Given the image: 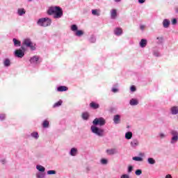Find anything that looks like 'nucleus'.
Instances as JSON below:
<instances>
[{
	"label": "nucleus",
	"mask_w": 178,
	"mask_h": 178,
	"mask_svg": "<svg viewBox=\"0 0 178 178\" xmlns=\"http://www.w3.org/2000/svg\"><path fill=\"white\" fill-rule=\"evenodd\" d=\"M48 15H54V19H60L63 16V10L59 6H51L47 10Z\"/></svg>",
	"instance_id": "nucleus-1"
},
{
	"label": "nucleus",
	"mask_w": 178,
	"mask_h": 178,
	"mask_svg": "<svg viewBox=\"0 0 178 178\" xmlns=\"http://www.w3.org/2000/svg\"><path fill=\"white\" fill-rule=\"evenodd\" d=\"M90 131L93 134L97 136L98 137H104L105 136V131L102 128H99L95 125H92L90 127Z\"/></svg>",
	"instance_id": "nucleus-2"
},
{
	"label": "nucleus",
	"mask_w": 178,
	"mask_h": 178,
	"mask_svg": "<svg viewBox=\"0 0 178 178\" xmlns=\"http://www.w3.org/2000/svg\"><path fill=\"white\" fill-rule=\"evenodd\" d=\"M52 20L48 17L40 18L38 20L37 24L41 27H48L51 26Z\"/></svg>",
	"instance_id": "nucleus-3"
},
{
	"label": "nucleus",
	"mask_w": 178,
	"mask_h": 178,
	"mask_svg": "<svg viewBox=\"0 0 178 178\" xmlns=\"http://www.w3.org/2000/svg\"><path fill=\"white\" fill-rule=\"evenodd\" d=\"M106 123V121L104 119V118L100 117V118H97L92 121V124L93 126H105Z\"/></svg>",
	"instance_id": "nucleus-4"
},
{
	"label": "nucleus",
	"mask_w": 178,
	"mask_h": 178,
	"mask_svg": "<svg viewBox=\"0 0 178 178\" xmlns=\"http://www.w3.org/2000/svg\"><path fill=\"white\" fill-rule=\"evenodd\" d=\"M22 45L26 48H30L31 51H35V47L29 38L25 39L22 42Z\"/></svg>",
	"instance_id": "nucleus-5"
},
{
	"label": "nucleus",
	"mask_w": 178,
	"mask_h": 178,
	"mask_svg": "<svg viewBox=\"0 0 178 178\" xmlns=\"http://www.w3.org/2000/svg\"><path fill=\"white\" fill-rule=\"evenodd\" d=\"M24 52H26V49L24 48V47H21V49H18L17 50L15 51L14 52V55L17 57V58H23V56H24Z\"/></svg>",
	"instance_id": "nucleus-6"
},
{
	"label": "nucleus",
	"mask_w": 178,
	"mask_h": 178,
	"mask_svg": "<svg viewBox=\"0 0 178 178\" xmlns=\"http://www.w3.org/2000/svg\"><path fill=\"white\" fill-rule=\"evenodd\" d=\"M170 134L172 136L170 143L176 144V143L178 141V131L177 130H171Z\"/></svg>",
	"instance_id": "nucleus-7"
},
{
	"label": "nucleus",
	"mask_w": 178,
	"mask_h": 178,
	"mask_svg": "<svg viewBox=\"0 0 178 178\" xmlns=\"http://www.w3.org/2000/svg\"><path fill=\"white\" fill-rule=\"evenodd\" d=\"M130 145L132 148H137V147L140 145V140H138L137 138H134L130 142Z\"/></svg>",
	"instance_id": "nucleus-8"
},
{
	"label": "nucleus",
	"mask_w": 178,
	"mask_h": 178,
	"mask_svg": "<svg viewBox=\"0 0 178 178\" xmlns=\"http://www.w3.org/2000/svg\"><path fill=\"white\" fill-rule=\"evenodd\" d=\"M40 57L38 56H34L30 59V63L33 65H37V63H40Z\"/></svg>",
	"instance_id": "nucleus-9"
},
{
	"label": "nucleus",
	"mask_w": 178,
	"mask_h": 178,
	"mask_svg": "<svg viewBox=\"0 0 178 178\" xmlns=\"http://www.w3.org/2000/svg\"><path fill=\"white\" fill-rule=\"evenodd\" d=\"M108 155H115V154H118V149L113 148V149H108L106 151Z\"/></svg>",
	"instance_id": "nucleus-10"
},
{
	"label": "nucleus",
	"mask_w": 178,
	"mask_h": 178,
	"mask_svg": "<svg viewBox=\"0 0 178 178\" xmlns=\"http://www.w3.org/2000/svg\"><path fill=\"white\" fill-rule=\"evenodd\" d=\"M169 26H170V20L168 19H164L163 21V27L164 29H169Z\"/></svg>",
	"instance_id": "nucleus-11"
},
{
	"label": "nucleus",
	"mask_w": 178,
	"mask_h": 178,
	"mask_svg": "<svg viewBox=\"0 0 178 178\" xmlns=\"http://www.w3.org/2000/svg\"><path fill=\"white\" fill-rule=\"evenodd\" d=\"M171 115H177L178 114V106H174L170 109Z\"/></svg>",
	"instance_id": "nucleus-12"
},
{
	"label": "nucleus",
	"mask_w": 178,
	"mask_h": 178,
	"mask_svg": "<svg viewBox=\"0 0 178 178\" xmlns=\"http://www.w3.org/2000/svg\"><path fill=\"white\" fill-rule=\"evenodd\" d=\"M114 124H119L120 123V115H115L113 117Z\"/></svg>",
	"instance_id": "nucleus-13"
},
{
	"label": "nucleus",
	"mask_w": 178,
	"mask_h": 178,
	"mask_svg": "<svg viewBox=\"0 0 178 178\" xmlns=\"http://www.w3.org/2000/svg\"><path fill=\"white\" fill-rule=\"evenodd\" d=\"M118 17V10L116 9H113L111 10V19H116Z\"/></svg>",
	"instance_id": "nucleus-14"
},
{
	"label": "nucleus",
	"mask_w": 178,
	"mask_h": 178,
	"mask_svg": "<svg viewBox=\"0 0 178 178\" xmlns=\"http://www.w3.org/2000/svg\"><path fill=\"white\" fill-rule=\"evenodd\" d=\"M129 104L131 106H136L138 105V100H137V99H131L129 101Z\"/></svg>",
	"instance_id": "nucleus-15"
},
{
	"label": "nucleus",
	"mask_w": 178,
	"mask_h": 178,
	"mask_svg": "<svg viewBox=\"0 0 178 178\" xmlns=\"http://www.w3.org/2000/svg\"><path fill=\"white\" fill-rule=\"evenodd\" d=\"M122 33L123 31L122 30V28H116L114 30V34H115V35H122Z\"/></svg>",
	"instance_id": "nucleus-16"
},
{
	"label": "nucleus",
	"mask_w": 178,
	"mask_h": 178,
	"mask_svg": "<svg viewBox=\"0 0 178 178\" xmlns=\"http://www.w3.org/2000/svg\"><path fill=\"white\" fill-rule=\"evenodd\" d=\"M68 88L66 86H58L57 88V91H58V92H63V91H67Z\"/></svg>",
	"instance_id": "nucleus-17"
},
{
	"label": "nucleus",
	"mask_w": 178,
	"mask_h": 178,
	"mask_svg": "<svg viewBox=\"0 0 178 178\" xmlns=\"http://www.w3.org/2000/svg\"><path fill=\"white\" fill-rule=\"evenodd\" d=\"M70 155H71V156H76V155H77V148H72L70 152Z\"/></svg>",
	"instance_id": "nucleus-18"
},
{
	"label": "nucleus",
	"mask_w": 178,
	"mask_h": 178,
	"mask_svg": "<svg viewBox=\"0 0 178 178\" xmlns=\"http://www.w3.org/2000/svg\"><path fill=\"white\" fill-rule=\"evenodd\" d=\"M17 15L18 16H23V15H26V10H24V8H18Z\"/></svg>",
	"instance_id": "nucleus-19"
},
{
	"label": "nucleus",
	"mask_w": 178,
	"mask_h": 178,
	"mask_svg": "<svg viewBox=\"0 0 178 178\" xmlns=\"http://www.w3.org/2000/svg\"><path fill=\"white\" fill-rule=\"evenodd\" d=\"M90 108H92V109H98V108H99V104L94 102H92L90 104Z\"/></svg>",
	"instance_id": "nucleus-20"
},
{
	"label": "nucleus",
	"mask_w": 178,
	"mask_h": 178,
	"mask_svg": "<svg viewBox=\"0 0 178 178\" xmlns=\"http://www.w3.org/2000/svg\"><path fill=\"white\" fill-rule=\"evenodd\" d=\"M133 138V132L131 131H128L125 134V138L127 140H131Z\"/></svg>",
	"instance_id": "nucleus-21"
},
{
	"label": "nucleus",
	"mask_w": 178,
	"mask_h": 178,
	"mask_svg": "<svg viewBox=\"0 0 178 178\" xmlns=\"http://www.w3.org/2000/svg\"><path fill=\"white\" fill-rule=\"evenodd\" d=\"M140 47L141 48H145V47H147V40L142 39L140 42Z\"/></svg>",
	"instance_id": "nucleus-22"
},
{
	"label": "nucleus",
	"mask_w": 178,
	"mask_h": 178,
	"mask_svg": "<svg viewBox=\"0 0 178 178\" xmlns=\"http://www.w3.org/2000/svg\"><path fill=\"white\" fill-rule=\"evenodd\" d=\"M13 41L14 42L15 47H20V45H22V42H20L19 40H17V39L16 38H13Z\"/></svg>",
	"instance_id": "nucleus-23"
},
{
	"label": "nucleus",
	"mask_w": 178,
	"mask_h": 178,
	"mask_svg": "<svg viewBox=\"0 0 178 178\" xmlns=\"http://www.w3.org/2000/svg\"><path fill=\"white\" fill-rule=\"evenodd\" d=\"M36 169H37V170H38L40 172H45V168H44V166H42L41 165H36Z\"/></svg>",
	"instance_id": "nucleus-24"
},
{
	"label": "nucleus",
	"mask_w": 178,
	"mask_h": 178,
	"mask_svg": "<svg viewBox=\"0 0 178 178\" xmlns=\"http://www.w3.org/2000/svg\"><path fill=\"white\" fill-rule=\"evenodd\" d=\"M147 162L149 165H155V163H156V161H155V159L151 157L147 159Z\"/></svg>",
	"instance_id": "nucleus-25"
},
{
	"label": "nucleus",
	"mask_w": 178,
	"mask_h": 178,
	"mask_svg": "<svg viewBox=\"0 0 178 178\" xmlns=\"http://www.w3.org/2000/svg\"><path fill=\"white\" fill-rule=\"evenodd\" d=\"M3 65L6 67H9V66H10V60H9V58H6L3 61Z\"/></svg>",
	"instance_id": "nucleus-26"
},
{
	"label": "nucleus",
	"mask_w": 178,
	"mask_h": 178,
	"mask_svg": "<svg viewBox=\"0 0 178 178\" xmlns=\"http://www.w3.org/2000/svg\"><path fill=\"white\" fill-rule=\"evenodd\" d=\"M88 118H90L88 113H83L82 114V119H83V120H88Z\"/></svg>",
	"instance_id": "nucleus-27"
},
{
	"label": "nucleus",
	"mask_w": 178,
	"mask_h": 178,
	"mask_svg": "<svg viewBox=\"0 0 178 178\" xmlns=\"http://www.w3.org/2000/svg\"><path fill=\"white\" fill-rule=\"evenodd\" d=\"M37 178H45V172H38L36 173Z\"/></svg>",
	"instance_id": "nucleus-28"
},
{
	"label": "nucleus",
	"mask_w": 178,
	"mask_h": 178,
	"mask_svg": "<svg viewBox=\"0 0 178 178\" xmlns=\"http://www.w3.org/2000/svg\"><path fill=\"white\" fill-rule=\"evenodd\" d=\"M31 136L33 137V138H35V140H38L40 137L38 132H33L31 134Z\"/></svg>",
	"instance_id": "nucleus-29"
},
{
	"label": "nucleus",
	"mask_w": 178,
	"mask_h": 178,
	"mask_svg": "<svg viewBox=\"0 0 178 178\" xmlns=\"http://www.w3.org/2000/svg\"><path fill=\"white\" fill-rule=\"evenodd\" d=\"M133 161H136V162H143V158L140 156H134L132 158Z\"/></svg>",
	"instance_id": "nucleus-30"
},
{
	"label": "nucleus",
	"mask_w": 178,
	"mask_h": 178,
	"mask_svg": "<svg viewBox=\"0 0 178 178\" xmlns=\"http://www.w3.org/2000/svg\"><path fill=\"white\" fill-rule=\"evenodd\" d=\"M84 34V32L83 31L79 30L76 31L75 35H76V37H81V35H83Z\"/></svg>",
	"instance_id": "nucleus-31"
},
{
	"label": "nucleus",
	"mask_w": 178,
	"mask_h": 178,
	"mask_svg": "<svg viewBox=\"0 0 178 178\" xmlns=\"http://www.w3.org/2000/svg\"><path fill=\"white\" fill-rule=\"evenodd\" d=\"M89 41L90 42H91L92 44H94V42H95V41H97V38L94 35L90 36V38H89Z\"/></svg>",
	"instance_id": "nucleus-32"
},
{
	"label": "nucleus",
	"mask_w": 178,
	"mask_h": 178,
	"mask_svg": "<svg viewBox=\"0 0 178 178\" xmlns=\"http://www.w3.org/2000/svg\"><path fill=\"white\" fill-rule=\"evenodd\" d=\"M156 40V44H162L163 42V37H157Z\"/></svg>",
	"instance_id": "nucleus-33"
},
{
	"label": "nucleus",
	"mask_w": 178,
	"mask_h": 178,
	"mask_svg": "<svg viewBox=\"0 0 178 178\" xmlns=\"http://www.w3.org/2000/svg\"><path fill=\"white\" fill-rule=\"evenodd\" d=\"M42 126L44 129H47V127H49V122H48V120H44L43 122Z\"/></svg>",
	"instance_id": "nucleus-34"
},
{
	"label": "nucleus",
	"mask_w": 178,
	"mask_h": 178,
	"mask_svg": "<svg viewBox=\"0 0 178 178\" xmlns=\"http://www.w3.org/2000/svg\"><path fill=\"white\" fill-rule=\"evenodd\" d=\"M92 15H93V16H99V13H98V10L97 9L92 10Z\"/></svg>",
	"instance_id": "nucleus-35"
},
{
	"label": "nucleus",
	"mask_w": 178,
	"mask_h": 178,
	"mask_svg": "<svg viewBox=\"0 0 178 178\" xmlns=\"http://www.w3.org/2000/svg\"><path fill=\"white\" fill-rule=\"evenodd\" d=\"M62 105V100L58 101V102L54 104V108H58V106H60Z\"/></svg>",
	"instance_id": "nucleus-36"
},
{
	"label": "nucleus",
	"mask_w": 178,
	"mask_h": 178,
	"mask_svg": "<svg viewBox=\"0 0 178 178\" xmlns=\"http://www.w3.org/2000/svg\"><path fill=\"white\" fill-rule=\"evenodd\" d=\"M135 175H136V176H140V175H143V170L140 169L136 170L135 172Z\"/></svg>",
	"instance_id": "nucleus-37"
},
{
	"label": "nucleus",
	"mask_w": 178,
	"mask_h": 178,
	"mask_svg": "<svg viewBox=\"0 0 178 178\" xmlns=\"http://www.w3.org/2000/svg\"><path fill=\"white\" fill-rule=\"evenodd\" d=\"M101 163L102 165H108V160L106 159H102Z\"/></svg>",
	"instance_id": "nucleus-38"
},
{
	"label": "nucleus",
	"mask_w": 178,
	"mask_h": 178,
	"mask_svg": "<svg viewBox=\"0 0 178 178\" xmlns=\"http://www.w3.org/2000/svg\"><path fill=\"white\" fill-rule=\"evenodd\" d=\"M77 29H78L77 25H76V24L72 25V26H71L72 31H77Z\"/></svg>",
	"instance_id": "nucleus-39"
},
{
	"label": "nucleus",
	"mask_w": 178,
	"mask_h": 178,
	"mask_svg": "<svg viewBox=\"0 0 178 178\" xmlns=\"http://www.w3.org/2000/svg\"><path fill=\"white\" fill-rule=\"evenodd\" d=\"M56 171L54 170H48L47 171V175H56Z\"/></svg>",
	"instance_id": "nucleus-40"
},
{
	"label": "nucleus",
	"mask_w": 178,
	"mask_h": 178,
	"mask_svg": "<svg viewBox=\"0 0 178 178\" xmlns=\"http://www.w3.org/2000/svg\"><path fill=\"white\" fill-rule=\"evenodd\" d=\"M133 172V167L131 165H129L128 167L127 172L128 173H131Z\"/></svg>",
	"instance_id": "nucleus-41"
},
{
	"label": "nucleus",
	"mask_w": 178,
	"mask_h": 178,
	"mask_svg": "<svg viewBox=\"0 0 178 178\" xmlns=\"http://www.w3.org/2000/svg\"><path fill=\"white\" fill-rule=\"evenodd\" d=\"M120 178H130V176L127 174H124L121 175Z\"/></svg>",
	"instance_id": "nucleus-42"
},
{
	"label": "nucleus",
	"mask_w": 178,
	"mask_h": 178,
	"mask_svg": "<svg viewBox=\"0 0 178 178\" xmlns=\"http://www.w3.org/2000/svg\"><path fill=\"white\" fill-rule=\"evenodd\" d=\"M136 86H131V88H130V90L132 92H134V91H136Z\"/></svg>",
	"instance_id": "nucleus-43"
},
{
	"label": "nucleus",
	"mask_w": 178,
	"mask_h": 178,
	"mask_svg": "<svg viewBox=\"0 0 178 178\" xmlns=\"http://www.w3.org/2000/svg\"><path fill=\"white\" fill-rule=\"evenodd\" d=\"M5 114H0V120H5Z\"/></svg>",
	"instance_id": "nucleus-44"
},
{
	"label": "nucleus",
	"mask_w": 178,
	"mask_h": 178,
	"mask_svg": "<svg viewBox=\"0 0 178 178\" xmlns=\"http://www.w3.org/2000/svg\"><path fill=\"white\" fill-rule=\"evenodd\" d=\"M177 24V19L176 18H174L172 20V24L175 25V24Z\"/></svg>",
	"instance_id": "nucleus-45"
},
{
	"label": "nucleus",
	"mask_w": 178,
	"mask_h": 178,
	"mask_svg": "<svg viewBox=\"0 0 178 178\" xmlns=\"http://www.w3.org/2000/svg\"><path fill=\"white\" fill-rule=\"evenodd\" d=\"M159 137H160V138H165V137H166V136L163 133H160Z\"/></svg>",
	"instance_id": "nucleus-46"
},
{
	"label": "nucleus",
	"mask_w": 178,
	"mask_h": 178,
	"mask_svg": "<svg viewBox=\"0 0 178 178\" xmlns=\"http://www.w3.org/2000/svg\"><path fill=\"white\" fill-rule=\"evenodd\" d=\"M111 91H112V92H118V91H119V90L115 88H113Z\"/></svg>",
	"instance_id": "nucleus-47"
},
{
	"label": "nucleus",
	"mask_w": 178,
	"mask_h": 178,
	"mask_svg": "<svg viewBox=\"0 0 178 178\" xmlns=\"http://www.w3.org/2000/svg\"><path fill=\"white\" fill-rule=\"evenodd\" d=\"M154 56H161V54H159V52H158V51H154Z\"/></svg>",
	"instance_id": "nucleus-48"
},
{
	"label": "nucleus",
	"mask_w": 178,
	"mask_h": 178,
	"mask_svg": "<svg viewBox=\"0 0 178 178\" xmlns=\"http://www.w3.org/2000/svg\"><path fill=\"white\" fill-rule=\"evenodd\" d=\"M140 30H144V29H145V26H144V25H140Z\"/></svg>",
	"instance_id": "nucleus-49"
},
{
	"label": "nucleus",
	"mask_w": 178,
	"mask_h": 178,
	"mask_svg": "<svg viewBox=\"0 0 178 178\" xmlns=\"http://www.w3.org/2000/svg\"><path fill=\"white\" fill-rule=\"evenodd\" d=\"M145 0H138V3H144Z\"/></svg>",
	"instance_id": "nucleus-50"
},
{
	"label": "nucleus",
	"mask_w": 178,
	"mask_h": 178,
	"mask_svg": "<svg viewBox=\"0 0 178 178\" xmlns=\"http://www.w3.org/2000/svg\"><path fill=\"white\" fill-rule=\"evenodd\" d=\"M165 178H172V175H171L168 174V175H167L165 176Z\"/></svg>",
	"instance_id": "nucleus-51"
},
{
	"label": "nucleus",
	"mask_w": 178,
	"mask_h": 178,
	"mask_svg": "<svg viewBox=\"0 0 178 178\" xmlns=\"http://www.w3.org/2000/svg\"><path fill=\"white\" fill-rule=\"evenodd\" d=\"M1 163L3 165H5L6 163V160H1Z\"/></svg>",
	"instance_id": "nucleus-52"
},
{
	"label": "nucleus",
	"mask_w": 178,
	"mask_h": 178,
	"mask_svg": "<svg viewBox=\"0 0 178 178\" xmlns=\"http://www.w3.org/2000/svg\"><path fill=\"white\" fill-rule=\"evenodd\" d=\"M139 155L140 156H144V153H140Z\"/></svg>",
	"instance_id": "nucleus-53"
},
{
	"label": "nucleus",
	"mask_w": 178,
	"mask_h": 178,
	"mask_svg": "<svg viewBox=\"0 0 178 178\" xmlns=\"http://www.w3.org/2000/svg\"><path fill=\"white\" fill-rule=\"evenodd\" d=\"M115 1V2H121L122 1V0H114Z\"/></svg>",
	"instance_id": "nucleus-54"
},
{
	"label": "nucleus",
	"mask_w": 178,
	"mask_h": 178,
	"mask_svg": "<svg viewBox=\"0 0 178 178\" xmlns=\"http://www.w3.org/2000/svg\"><path fill=\"white\" fill-rule=\"evenodd\" d=\"M175 12H176V13L178 14V8H175Z\"/></svg>",
	"instance_id": "nucleus-55"
},
{
	"label": "nucleus",
	"mask_w": 178,
	"mask_h": 178,
	"mask_svg": "<svg viewBox=\"0 0 178 178\" xmlns=\"http://www.w3.org/2000/svg\"><path fill=\"white\" fill-rule=\"evenodd\" d=\"M29 2H31V1H33V0H29Z\"/></svg>",
	"instance_id": "nucleus-56"
},
{
	"label": "nucleus",
	"mask_w": 178,
	"mask_h": 178,
	"mask_svg": "<svg viewBox=\"0 0 178 178\" xmlns=\"http://www.w3.org/2000/svg\"><path fill=\"white\" fill-rule=\"evenodd\" d=\"M87 170H90V168H88Z\"/></svg>",
	"instance_id": "nucleus-57"
}]
</instances>
